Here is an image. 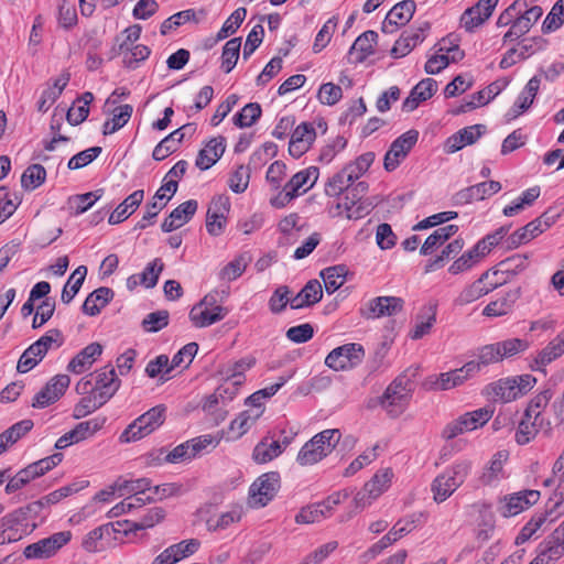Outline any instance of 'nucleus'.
<instances>
[{
	"label": "nucleus",
	"mask_w": 564,
	"mask_h": 564,
	"mask_svg": "<svg viewBox=\"0 0 564 564\" xmlns=\"http://www.w3.org/2000/svg\"><path fill=\"white\" fill-rule=\"evenodd\" d=\"M543 426H546L545 423H542L541 421H535L534 419L525 416L523 414L514 434V440L517 444L525 445L530 443L536 437L539 430L542 429Z\"/></svg>",
	"instance_id": "09e8293b"
},
{
	"label": "nucleus",
	"mask_w": 564,
	"mask_h": 564,
	"mask_svg": "<svg viewBox=\"0 0 564 564\" xmlns=\"http://www.w3.org/2000/svg\"><path fill=\"white\" fill-rule=\"evenodd\" d=\"M393 471L391 468H383L378 470L369 481H367L362 489L359 490L354 497V506L357 510H362L370 506L391 486Z\"/></svg>",
	"instance_id": "0eeeda50"
},
{
	"label": "nucleus",
	"mask_w": 564,
	"mask_h": 564,
	"mask_svg": "<svg viewBox=\"0 0 564 564\" xmlns=\"http://www.w3.org/2000/svg\"><path fill=\"white\" fill-rule=\"evenodd\" d=\"M554 505L550 511L535 513L528 523L521 529L520 533L516 538V544H523L529 541L534 533L542 528V525L549 520L554 511L562 512L564 510V494H554Z\"/></svg>",
	"instance_id": "412c9836"
},
{
	"label": "nucleus",
	"mask_w": 564,
	"mask_h": 564,
	"mask_svg": "<svg viewBox=\"0 0 564 564\" xmlns=\"http://www.w3.org/2000/svg\"><path fill=\"white\" fill-rule=\"evenodd\" d=\"M221 402L224 403V399L219 388L215 393L207 395L202 404L204 412L213 415L216 424L223 422L228 413L226 409L220 406Z\"/></svg>",
	"instance_id": "e2e57ef3"
},
{
	"label": "nucleus",
	"mask_w": 564,
	"mask_h": 564,
	"mask_svg": "<svg viewBox=\"0 0 564 564\" xmlns=\"http://www.w3.org/2000/svg\"><path fill=\"white\" fill-rule=\"evenodd\" d=\"M552 397L553 392L551 389H544L540 391L530 399L523 414L534 419L535 421H541L542 423H545L547 427H550L551 422L544 419L543 412L550 404Z\"/></svg>",
	"instance_id": "ea45409f"
},
{
	"label": "nucleus",
	"mask_w": 564,
	"mask_h": 564,
	"mask_svg": "<svg viewBox=\"0 0 564 564\" xmlns=\"http://www.w3.org/2000/svg\"><path fill=\"white\" fill-rule=\"evenodd\" d=\"M251 260L252 257L248 251L239 253L219 271V280L223 282L237 280L243 274Z\"/></svg>",
	"instance_id": "a19ab883"
},
{
	"label": "nucleus",
	"mask_w": 564,
	"mask_h": 564,
	"mask_svg": "<svg viewBox=\"0 0 564 564\" xmlns=\"http://www.w3.org/2000/svg\"><path fill=\"white\" fill-rule=\"evenodd\" d=\"M133 112L131 105H121L113 110L112 118L107 120L102 126L104 134H112L121 129L130 120Z\"/></svg>",
	"instance_id": "5fc2aeb1"
},
{
	"label": "nucleus",
	"mask_w": 564,
	"mask_h": 564,
	"mask_svg": "<svg viewBox=\"0 0 564 564\" xmlns=\"http://www.w3.org/2000/svg\"><path fill=\"white\" fill-rule=\"evenodd\" d=\"M404 301L398 296H378L368 301L360 308V314L367 319L393 316L402 312Z\"/></svg>",
	"instance_id": "2eb2a0df"
},
{
	"label": "nucleus",
	"mask_w": 564,
	"mask_h": 564,
	"mask_svg": "<svg viewBox=\"0 0 564 564\" xmlns=\"http://www.w3.org/2000/svg\"><path fill=\"white\" fill-rule=\"evenodd\" d=\"M113 292L109 288H99L91 292L83 304V311L89 316H96L100 313L108 302L112 299Z\"/></svg>",
	"instance_id": "c03bdc74"
},
{
	"label": "nucleus",
	"mask_w": 564,
	"mask_h": 564,
	"mask_svg": "<svg viewBox=\"0 0 564 564\" xmlns=\"http://www.w3.org/2000/svg\"><path fill=\"white\" fill-rule=\"evenodd\" d=\"M322 296L323 290L321 283L317 280H311L296 296L291 299V308L299 310L314 305L322 300Z\"/></svg>",
	"instance_id": "58836bf2"
},
{
	"label": "nucleus",
	"mask_w": 564,
	"mask_h": 564,
	"mask_svg": "<svg viewBox=\"0 0 564 564\" xmlns=\"http://www.w3.org/2000/svg\"><path fill=\"white\" fill-rule=\"evenodd\" d=\"M436 303H429L422 307L421 312L416 316L415 325L410 334L412 339H420L430 333L431 328L436 322Z\"/></svg>",
	"instance_id": "4c0bfd02"
},
{
	"label": "nucleus",
	"mask_w": 564,
	"mask_h": 564,
	"mask_svg": "<svg viewBox=\"0 0 564 564\" xmlns=\"http://www.w3.org/2000/svg\"><path fill=\"white\" fill-rule=\"evenodd\" d=\"M226 139L221 135L212 138L198 152L195 165L202 170L210 169L225 153Z\"/></svg>",
	"instance_id": "bb28decb"
},
{
	"label": "nucleus",
	"mask_w": 564,
	"mask_h": 564,
	"mask_svg": "<svg viewBox=\"0 0 564 564\" xmlns=\"http://www.w3.org/2000/svg\"><path fill=\"white\" fill-rule=\"evenodd\" d=\"M87 274V268L79 265L68 278L61 295V300L65 304H69L80 290Z\"/></svg>",
	"instance_id": "864d4df0"
},
{
	"label": "nucleus",
	"mask_w": 564,
	"mask_h": 564,
	"mask_svg": "<svg viewBox=\"0 0 564 564\" xmlns=\"http://www.w3.org/2000/svg\"><path fill=\"white\" fill-rule=\"evenodd\" d=\"M485 127L482 124H475L466 127L447 138L445 142V151L447 153H455L464 147L475 143L482 134Z\"/></svg>",
	"instance_id": "7c9ffc66"
},
{
	"label": "nucleus",
	"mask_w": 564,
	"mask_h": 564,
	"mask_svg": "<svg viewBox=\"0 0 564 564\" xmlns=\"http://www.w3.org/2000/svg\"><path fill=\"white\" fill-rule=\"evenodd\" d=\"M378 34L375 31H366L359 35L350 47V55H356L357 62H364L373 54V46L377 43Z\"/></svg>",
	"instance_id": "49530a36"
},
{
	"label": "nucleus",
	"mask_w": 564,
	"mask_h": 564,
	"mask_svg": "<svg viewBox=\"0 0 564 564\" xmlns=\"http://www.w3.org/2000/svg\"><path fill=\"white\" fill-rule=\"evenodd\" d=\"M485 256L480 252L479 248L475 245L470 250L464 252L457 260H455L448 268L449 273L458 274L473 268Z\"/></svg>",
	"instance_id": "052dcab7"
},
{
	"label": "nucleus",
	"mask_w": 564,
	"mask_h": 564,
	"mask_svg": "<svg viewBox=\"0 0 564 564\" xmlns=\"http://www.w3.org/2000/svg\"><path fill=\"white\" fill-rule=\"evenodd\" d=\"M316 139V131L312 123L302 122L299 124L290 140L289 152L293 158H301L308 151Z\"/></svg>",
	"instance_id": "393cba45"
},
{
	"label": "nucleus",
	"mask_w": 564,
	"mask_h": 564,
	"mask_svg": "<svg viewBox=\"0 0 564 564\" xmlns=\"http://www.w3.org/2000/svg\"><path fill=\"white\" fill-rule=\"evenodd\" d=\"M508 453L499 451L492 455L488 464L484 467L479 476V482L484 486H497L502 479L507 477L505 473V464L508 460Z\"/></svg>",
	"instance_id": "a878e982"
},
{
	"label": "nucleus",
	"mask_w": 564,
	"mask_h": 564,
	"mask_svg": "<svg viewBox=\"0 0 564 564\" xmlns=\"http://www.w3.org/2000/svg\"><path fill=\"white\" fill-rule=\"evenodd\" d=\"M414 391V383L406 375L397 377L383 392L380 404L391 414H400L408 406Z\"/></svg>",
	"instance_id": "423d86ee"
},
{
	"label": "nucleus",
	"mask_w": 564,
	"mask_h": 564,
	"mask_svg": "<svg viewBox=\"0 0 564 564\" xmlns=\"http://www.w3.org/2000/svg\"><path fill=\"white\" fill-rule=\"evenodd\" d=\"M437 90V83L433 78H425L416 84L410 95L402 104V110L411 112L415 110L422 101L430 99Z\"/></svg>",
	"instance_id": "c756f323"
},
{
	"label": "nucleus",
	"mask_w": 564,
	"mask_h": 564,
	"mask_svg": "<svg viewBox=\"0 0 564 564\" xmlns=\"http://www.w3.org/2000/svg\"><path fill=\"white\" fill-rule=\"evenodd\" d=\"M341 438L338 429H327L310 438L299 451L295 462L302 467L318 464L330 455Z\"/></svg>",
	"instance_id": "f03ea898"
},
{
	"label": "nucleus",
	"mask_w": 564,
	"mask_h": 564,
	"mask_svg": "<svg viewBox=\"0 0 564 564\" xmlns=\"http://www.w3.org/2000/svg\"><path fill=\"white\" fill-rule=\"evenodd\" d=\"M348 270L345 265L338 264L324 269L321 276L328 294L336 292L345 282Z\"/></svg>",
	"instance_id": "3c124183"
},
{
	"label": "nucleus",
	"mask_w": 564,
	"mask_h": 564,
	"mask_svg": "<svg viewBox=\"0 0 564 564\" xmlns=\"http://www.w3.org/2000/svg\"><path fill=\"white\" fill-rule=\"evenodd\" d=\"M280 488V475L275 471L258 477L249 488L248 502L252 508L267 506Z\"/></svg>",
	"instance_id": "6e6552de"
},
{
	"label": "nucleus",
	"mask_w": 564,
	"mask_h": 564,
	"mask_svg": "<svg viewBox=\"0 0 564 564\" xmlns=\"http://www.w3.org/2000/svg\"><path fill=\"white\" fill-rule=\"evenodd\" d=\"M375 161L373 152H366L359 155L355 161L348 163L343 171L348 175V177L354 183L359 177H361L371 166Z\"/></svg>",
	"instance_id": "bf43d9fd"
},
{
	"label": "nucleus",
	"mask_w": 564,
	"mask_h": 564,
	"mask_svg": "<svg viewBox=\"0 0 564 564\" xmlns=\"http://www.w3.org/2000/svg\"><path fill=\"white\" fill-rule=\"evenodd\" d=\"M261 415L262 410L259 408L246 410L231 421L230 431L235 434V437H241L252 427Z\"/></svg>",
	"instance_id": "603ef678"
},
{
	"label": "nucleus",
	"mask_w": 564,
	"mask_h": 564,
	"mask_svg": "<svg viewBox=\"0 0 564 564\" xmlns=\"http://www.w3.org/2000/svg\"><path fill=\"white\" fill-rule=\"evenodd\" d=\"M62 344L61 332L58 329H50L23 351L18 361L17 370L21 373L29 372L43 360L52 347L58 348Z\"/></svg>",
	"instance_id": "20e7f679"
},
{
	"label": "nucleus",
	"mask_w": 564,
	"mask_h": 564,
	"mask_svg": "<svg viewBox=\"0 0 564 564\" xmlns=\"http://www.w3.org/2000/svg\"><path fill=\"white\" fill-rule=\"evenodd\" d=\"M543 11L540 7H532L518 17L511 24L509 31L505 34L503 41H513L530 31L532 25L541 18Z\"/></svg>",
	"instance_id": "2f4dec72"
},
{
	"label": "nucleus",
	"mask_w": 564,
	"mask_h": 564,
	"mask_svg": "<svg viewBox=\"0 0 564 564\" xmlns=\"http://www.w3.org/2000/svg\"><path fill=\"white\" fill-rule=\"evenodd\" d=\"M319 175V171L315 166H310L307 169L301 170L295 173L285 186L290 189V192L299 197L308 192L317 182Z\"/></svg>",
	"instance_id": "473e14b6"
},
{
	"label": "nucleus",
	"mask_w": 564,
	"mask_h": 564,
	"mask_svg": "<svg viewBox=\"0 0 564 564\" xmlns=\"http://www.w3.org/2000/svg\"><path fill=\"white\" fill-rule=\"evenodd\" d=\"M227 314L228 310L226 307L216 305L212 299L205 296L200 303L191 310L189 319L194 326L203 328L224 319Z\"/></svg>",
	"instance_id": "4468645a"
},
{
	"label": "nucleus",
	"mask_w": 564,
	"mask_h": 564,
	"mask_svg": "<svg viewBox=\"0 0 564 564\" xmlns=\"http://www.w3.org/2000/svg\"><path fill=\"white\" fill-rule=\"evenodd\" d=\"M70 379L67 375L54 376L33 399L32 406L43 409L56 402L69 387Z\"/></svg>",
	"instance_id": "6ab92c4d"
},
{
	"label": "nucleus",
	"mask_w": 564,
	"mask_h": 564,
	"mask_svg": "<svg viewBox=\"0 0 564 564\" xmlns=\"http://www.w3.org/2000/svg\"><path fill=\"white\" fill-rule=\"evenodd\" d=\"M498 271L494 272H485L480 275L478 280L473 282L470 285L466 286L459 295L456 297L455 303L457 305H467L481 296L488 294L500 285L499 281H488L491 276H496Z\"/></svg>",
	"instance_id": "a211bd4d"
},
{
	"label": "nucleus",
	"mask_w": 564,
	"mask_h": 564,
	"mask_svg": "<svg viewBox=\"0 0 564 564\" xmlns=\"http://www.w3.org/2000/svg\"><path fill=\"white\" fill-rule=\"evenodd\" d=\"M46 178V171L41 164L30 165L21 176V185L26 191L41 186Z\"/></svg>",
	"instance_id": "338daca9"
},
{
	"label": "nucleus",
	"mask_w": 564,
	"mask_h": 564,
	"mask_svg": "<svg viewBox=\"0 0 564 564\" xmlns=\"http://www.w3.org/2000/svg\"><path fill=\"white\" fill-rule=\"evenodd\" d=\"M564 554V546L550 540L540 546L538 555L529 564H553Z\"/></svg>",
	"instance_id": "680f3d73"
},
{
	"label": "nucleus",
	"mask_w": 564,
	"mask_h": 564,
	"mask_svg": "<svg viewBox=\"0 0 564 564\" xmlns=\"http://www.w3.org/2000/svg\"><path fill=\"white\" fill-rule=\"evenodd\" d=\"M150 53V48L143 44L129 46L121 53L123 54V66L129 69H135L140 62H143L149 57Z\"/></svg>",
	"instance_id": "774afa93"
},
{
	"label": "nucleus",
	"mask_w": 564,
	"mask_h": 564,
	"mask_svg": "<svg viewBox=\"0 0 564 564\" xmlns=\"http://www.w3.org/2000/svg\"><path fill=\"white\" fill-rule=\"evenodd\" d=\"M544 232V230L540 226V221L533 219L524 227L516 230L508 239L510 247H519L520 245L527 243L531 241L533 238L538 237Z\"/></svg>",
	"instance_id": "6e6d98bb"
},
{
	"label": "nucleus",
	"mask_w": 564,
	"mask_h": 564,
	"mask_svg": "<svg viewBox=\"0 0 564 564\" xmlns=\"http://www.w3.org/2000/svg\"><path fill=\"white\" fill-rule=\"evenodd\" d=\"M501 189L497 181L481 182L476 185L458 191L452 198L453 205L462 206L475 200H482Z\"/></svg>",
	"instance_id": "aec40b11"
},
{
	"label": "nucleus",
	"mask_w": 564,
	"mask_h": 564,
	"mask_svg": "<svg viewBox=\"0 0 564 564\" xmlns=\"http://www.w3.org/2000/svg\"><path fill=\"white\" fill-rule=\"evenodd\" d=\"M471 469L473 463L466 458L457 459L445 468L431 484L433 500L436 503L446 501L466 481Z\"/></svg>",
	"instance_id": "f257e3e1"
},
{
	"label": "nucleus",
	"mask_w": 564,
	"mask_h": 564,
	"mask_svg": "<svg viewBox=\"0 0 564 564\" xmlns=\"http://www.w3.org/2000/svg\"><path fill=\"white\" fill-rule=\"evenodd\" d=\"M564 355V328L543 348L534 361L539 367H544Z\"/></svg>",
	"instance_id": "79ce46f5"
},
{
	"label": "nucleus",
	"mask_w": 564,
	"mask_h": 564,
	"mask_svg": "<svg viewBox=\"0 0 564 564\" xmlns=\"http://www.w3.org/2000/svg\"><path fill=\"white\" fill-rule=\"evenodd\" d=\"M261 107L257 102L247 104L232 118V122L238 128H249L257 122L261 116Z\"/></svg>",
	"instance_id": "0e129e2a"
},
{
	"label": "nucleus",
	"mask_w": 564,
	"mask_h": 564,
	"mask_svg": "<svg viewBox=\"0 0 564 564\" xmlns=\"http://www.w3.org/2000/svg\"><path fill=\"white\" fill-rule=\"evenodd\" d=\"M416 4L413 0H403L388 12L382 22L381 31L383 33H393L399 26L405 25L413 17Z\"/></svg>",
	"instance_id": "5701e85b"
},
{
	"label": "nucleus",
	"mask_w": 564,
	"mask_h": 564,
	"mask_svg": "<svg viewBox=\"0 0 564 564\" xmlns=\"http://www.w3.org/2000/svg\"><path fill=\"white\" fill-rule=\"evenodd\" d=\"M197 206L198 204L195 199H189L178 205L162 223V230L164 232H171L187 224L195 215Z\"/></svg>",
	"instance_id": "cd10ccee"
},
{
	"label": "nucleus",
	"mask_w": 564,
	"mask_h": 564,
	"mask_svg": "<svg viewBox=\"0 0 564 564\" xmlns=\"http://www.w3.org/2000/svg\"><path fill=\"white\" fill-rule=\"evenodd\" d=\"M187 162L181 160L167 172L164 183L156 191L154 198H165L169 200L177 191V181L185 174Z\"/></svg>",
	"instance_id": "e433bc0d"
},
{
	"label": "nucleus",
	"mask_w": 564,
	"mask_h": 564,
	"mask_svg": "<svg viewBox=\"0 0 564 564\" xmlns=\"http://www.w3.org/2000/svg\"><path fill=\"white\" fill-rule=\"evenodd\" d=\"M121 522H109L89 531L82 540V547L88 553H99L107 549L116 534L120 533Z\"/></svg>",
	"instance_id": "f8f14e48"
},
{
	"label": "nucleus",
	"mask_w": 564,
	"mask_h": 564,
	"mask_svg": "<svg viewBox=\"0 0 564 564\" xmlns=\"http://www.w3.org/2000/svg\"><path fill=\"white\" fill-rule=\"evenodd\" d=\"M120 380L111 366H106L96 372V383L90 389L109 401L120 388Z\"/></svg>",
	"instance_id": "c85d7f7f"
},
{
	"label": "nucleus",
	"mask_w": 564,
	"mask_h": 564,
	"mask_svg": "<svg viewBox=\"0 0 564 564\" xmlns=\"http://www.w3.org/2000/svg\"><path fill=\"white\" fill-rule=\"evenodd\" d=\"M494 414V410L489 406L479 408L477 410L466 412L460 415L464 427L467 432L475 431L481 426H484Z\"/></svg>",
	"instance_id": "4d7b16f0"
},
{
	"label": "nucleus",
	"mask_w": 564,
	"mask_h": 564,
	"mask_svg": "<svg viewBox=\"0 0 564 564\" xmlns=\"http://www.w3.org/2000/svg\"><path fill=\"white\" fill-rule=\"evenodd\" d=\"M351 185V180L343 170H340L327 181L324 191L329 197H338L344 192H346V194L350 192Z\"/></svg>",
	"instance_id": "69168bd1"
},
{
	"label": "nucleus",
	"mask_w": 564,
	"mask_h": 564,
	"mask_svg": "<svg viewBox=\"0 0 564 564\" xmlns=\"http://www.w3.org/2000/svg\"><path fill=\"white\" fill-rule=\"evenodd\" d=\"M429 25L425 24L424 28L421 26L416 30L403 32L391 48V55L394 58H400L408 55L419 43L424 40L425 31Z\"/></svg>",
	"instance_id": "f704fd0d"
},
{
	"label": "nucleus",
	"mask_w": 564,
	"mask_h": 564,
	"mask_svg": "<svg viewBox=\"0 0 564 564\" xmlns=\"http://www.w3.org/2000/svg\"><path fill=\"white\" fill-rule=\"evenodd\" d=\"M365 355L364 347L356 343L334 348L325 358V365L335 371L348 370L358 365Z\"/></svg>",
	"instance_id": "9d476101"
},
{
	"label": "nucleus",
	"mask_w": 564,
	"mask_h": 564,
	"mask_svg": "<svg viewBox=\"0 0 564 564\" xmlns=\"http://www.w3.org/2000/svg\"><path fill=\"white\" fill-rule=\"evenodd\" d=\"M498 0H479L475 6L466 9L460 17V25L467 32H474L490 18Z\"/></svg>",
	"instance_id": "4be33fe9"
},
{
	"label": "nucleus",
	"mask_w": 564,
	"mask_h": 564,
	"mask_svg": "<svg viewBox=\"0 0 564 564\" xmlns=\"http://www.w3.org/2000/svg\"><path fill=\"white\" fill-rule=\"evenodd\" d=\"M91 381L87 378L80 379L76 384V391L79 394H85L74 406L73 416L82 419L95 412L108 401L99 393L90 389Z\"/></svg>",
	"instance_id": "dca6fc26"
},
{
	"label": "nucleus",
	"mask_w": 564,
	"mask_h": 564,
	"mask_svg": "<svg viewBox=\"0 0 564 564\" xmlns=\"http://www.w3.org/2000/svg\"><path fill=\"white\" fill-rule=\"evenodd\" d=\"M102 354V346L99 343H91L83 348L68 364L67 369L74 373H83L90 369L93 364Z\"/></svg>",
	"instance_id": "72a5a7b5"
},
{
	"label": "nucleus",
	"mask_w": 564,
	"mask_h": 564,
	"mask_svg": "<svg viewBox=\"0 0 564 564\" xmlns=\"http://www.w3.org/2000/svg\"><path fill=\"white\" fill-rule=\"evenodd\" d=\"M229 209V198L225 195L215 196L210 200L206 214V229L209 235L219 236L224 232Z\"/></svg>",
	"instance_id": "f3484780"
},
{
	"label": "nucleus",
	"mask_w": 564,
	"mask_h": 564,
	"mask_svg": "<svg viewBox=\"0 0 564 564\" xmlns=\"http://www.w3.org/2000/svg\"><path fill=\"white\" fill-rule=\"evenodd\" d=\"M283 453V446L274 440L268 437L258 443L253 449L252 457L259 464L268 463Z\"/></svg>",
	"instance_id": "8fccbe9b"
},
{
	"label": "nucleus",
	"mask_w": 564,
	"mask_h": 564,
	"mask_svg": "<svg viewBox=\"0 0 564 564\" xmlns=\"http://www.w3.org/2000/svg\"><path fill=\"white\" fill-rule=\"evenodd\" d=\"M473 509L478 514L476 519V538L480 542H486L491 539L496 528L492 505L485 500L477 501L473 505Z\"/></svg>",
	"instance_id": "b1692460"
},
{
	"label": "nucleus",
	"mask_w": 564,
	"mask_h": 564,
	"mask_svg": "<svg viewBox=\"0 0 564 564\" xmlns=\"http://www.w3.org/2000/svg\"><path fill=\"white\" fill-rule=\"evenodd\" d=\"M419 132L416 130H409L398 137L390 145L383 159V166L386 171H394L401 162L408 156L412 148L416 144Z\"/></svg>",
	"instance_id": "9b49d317"
},
{
	"label": "nucleus",
	"mask_w": 564,
	"mask_h": 564,
	"mask_svg": "<svg viewBox=\"0 0 564 564\" xmlns=\"http://www.w3.org/2000/svg\"><path fill=\"white\" fill-rule=\"evenodd\" d=\"M63 460V455L61 453H55L51 456L44 457L42 459H39L26 467L22 468L21 470L28 475V479L30 482L41 476H43L45 473L50 471L54 467H56L58 464H61Z\"/></svg>",
	"instance_id": "de8ad7c7"
},
{
	"label": "nucleus",
	"mask_w": 564,
	"mask_h": 564,
	"mask_svg": "<svg viewBox=\"0 0 564 564\" xmlns=\"http://www.w3.org/2000/svg\"><path fill=\"white\" fill-rule=\"evenodd\" d=\"M520 297V290L513 289L505 293L501 297L496 301L488 303L482 314L488 317H500L512 312L516 302Z\"/></svg>",
	"instance_id": "c9c22d12"
},
{
	"label": "nucleus",
	"mask_w": 564,
	"mask_h": 564,
	"mask_svg": "<svg viewBox=\"0 0 564 564\" xmlns=\"http://www.w3.org/2000/svg\"><path fill=\"white\" fill-rule=\"evenodd\" d=\"M539 499L540 491L532 489L521 490L501 498L498 510L503 518L514 517L535 505Z\"/></svg>",
	"instance_id": "ddd939ff"
},
{
	"label": "nucleus",
	"mask_w": 564,
	"mask_h": 564,
	"mask_svg": "<svg viewBox=\"0 0 564 564\" xmlns=\"http://www.w3.org/2000/svg\"><path fill=\"white\" fill-rule=\"evenodd\" d=\"M478 372V364L468 361L460 368L426 377L422 383V387L426 391L451 390L464 384L467 380L475 377Z\"/></svg>",
	"instance_id": "39448f33"
},
{
	"label": "nucleus",
	"mask_w": 564,
	"mask_h": 564,
	"mask_svg": "<svg viewBox=\"0 0 564 564\" xmlns=\"http://www.w3.org/2000/svg\"><path fill=\"white\" fill-rule=\"evenodd\" d=\"M165 412L166 408L163 404L151 408L123 430L119 441L133 443L150 435L164 423Z\"/></svg>",
	"instance_id": "7ed1b4c3"
},
{
	"label": "nucleus",
	"mask_w": 564,
	"mask_h": 564,
	"mask_svg": "<svg viewBox=\"0 0 564 564\" xmlns=\"http://www.w3.org/2000/svg\"><path fill=\"white\" fill-rule=\"evenodd\" d=\"M70 539V531L56 532L48 538H44L35 543L29 544L23 551V556L28 560L50 558L66 545Z\"/></svg>",
	"instance_id": "1a4fd4ad"
},
{
	"label": "nucleus",
	"mask_w": 564,
	"mask_h": 564,
	"mask_svg": "<svg viewBox=\"0 0 564 564\" xmlns=\"http://www.w3.org/2000/svg\"><path fill=\"white\" fill-rule=\"evenodd\" d=\"M458 231V226L456 225H446L444 227H440L433 231L424 241L420 249V253L422 256L432 254L433 251L444 245L451 237H453Z\"/></svg>",
	"instance_id": "37998d69"
},
{
	"label": "nucleus",
	"mask_w": 564,
	"mask_h": 564,
	"mask_svg": "<svg viewBox=\"0 0 564 564\" xmlns=\"http://www.w3.org/2000/svg\"><path fill=\"white\" fill-rule=\"evenodd\" d=\"M338 215L345 214L348 219H360L369 214V205L361 200V197H349L345 195L343 202L337 204Z\"/></svg>",
	"instance_id": "a18cd8bd"
},
{
	"label": "nucleus",
	"mask_w": 564,
	"mask_h": 564,
	"mask_svg": "<svg viewBox=\"0 0 564 564\" xmlns=\"http://www.w3.org/2000/svg\"><path fill=\"white\" fill-rule=\"evenodd\" d=\"M241 47V37H234L226 42L221 52V69L225 73H230L238 59Z\"/></svg>",
	"instance_id": "13d9d810"
}]
</instances>
